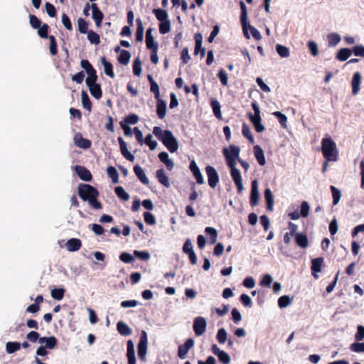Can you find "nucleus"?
I'll return each mask as SVG.
<instances>
[{"label": "nucleus", "instance_id": "nucleus-2", "mask_svg": "<svg viewBox=\"0 0 364 364\" xmlns=\"http://www.w3.org/2000/svg\"><path fill=\"white\" fill-rule=\"evenodd\" d=\"M153 134L163 143L170 152L174 153L178 150V141L170 130H162L159 127H154Z\"/></svg>", "mask_w": 364, "mask_h": 364}, {"label": "nucleus", "instance_id": "nucleus-3", "mask_svg": "<svg viewBox=\"0 0 364 364\" xmlns=\"http://www.w3.org/2000/svg\"><path fill=\"white\" fill-rule=\"evenodd\" d=\"M321 150L326 161H336L338 150L336 142L331 137H325L321 141Z\"/></svg>", "mask_w": 364, "mask_h": 364}, {"label": "nucleus", "instance_id": "nucleus-63", "mask_svg": "<svg viewBox=\"0 0 364 364\" xmlns=\"http://www.w3.org/2000/svg\"><path fill=\"white\" fill-rule=\"evenodd\" d=\"M46 12L48 15L50 17H54L56 15V9L55 7L50 3L47 2L45 5Z\"/></svg>", "mask_w": 364, "mask_h": 364}, {"label": "nucleus", "instance_id": "nucleus-48", "mask_svg": "<svg viewBox=\"0 0 364 364\" xmlns=\"http://www.w3.org/2000/svg\"><path fill=\"white\" fill-rule=\"evenodd\" d=\"M291 302L292 299H290L287 295H284L278 299V306L279 308L283 309L288 306Z\"/></svg>", "mask_w": 364, "mask_h": 364}, {"label": "nucleus", "instance_id": "nucleus-17", "mask_svg": "<svg viewBox=\"0 0 364 364\" xmlns=\"http://www.w3.org/2000/svg\"><path fill=\"white\" fill-rule=\"evenodd\" d=\"M118 141L120 146V151L122 156L129 161H134V156L128 151L126 142L122 137L118 138Z\"/></svg>", "mask_w": 364, "mask_h": 364}, {"label": "nucleus", "instance_id": "nucleus-38", "mask_svg": "<svg viewBox=\"0 0 364 364\" xmlns=\"http://www.w3.org/2000/svg\"><path fill=\"white\" fill-rule=\"evenodd\" d=\"M34 29H38V33L41 38H48V24H43V26H40L41 24H31Z\"/></svg>", "mask_w": 364, "mask_h": 364}, {"label": "nucleus", "instance_id": "nucleus-28", "mask_svg": "<svg viewBox=\"0 0 364 364\" xmlns=\"http://www.w3.org/2000/svg\"><path fill=\"white\" fill-rule=\"evenodd\" d=\"M254 152L255 156L261 166H264L266 164V160L264 154V151L262 148L259 145H256L254 146Z\"/></svg>", "mask_w": 364, "mask_h": 364}, {"label": "nucleus", "instance_id": "nucleus-44", "mask_svg": "<svg viewBox=\"0 0 364 364\" xmlns=\"http://www.w3.org/2000/svg\"><path fill=\"white\" fill-rule=\"evenodd\" d=\"M242 135L245 138H247L252 144L255 143L254 137L251 133L250 128L246 123H244L242 124Z\"/></svg>", "mask_w": 364, "mask_h": 364}, {"label": "nucleus", "instance_id": "nucleus-4", "mask_svg": "<svg viewBox=\"0 0 364 364\" xmlns=\"http://www.w3.org/2000/svg\"><path fill=\"white\" fill-rule=\"evenodd\" d=\"M240 151V147L235 145H230L229 149L225 148L223 149V154L229 167L236 166L237 161L240 159L239 157Z\"/></svg>", "mask_w": 364, "mask_h": 364}, {"label": "nucleus", "instance_id": "nucleus-13", "mask_svg": "<svg viewBox=\"0 0 364 364\" xmlns=\"http://www.w3.org/2000/svg\"><path fill=\"white\" fill-rule=\"evenodd\" d=\"M362 75L360 72H355L351 80L352 95H356L360 90Z\"/></svg>", "mask_w": 364, "mask_h": 364}, {"label": "nucleus", "instance_id": "nucleus-7", "mask_svg": "<svg viewBox=\"0 0 364 364\" xmlns=\"http://www.w3.org/2000/svg\"><path fill=\"white\" fill-rule=\"evenodd\" d=\"M205 172L208 177V185L212 188H215L220 181L219 175L216 169L213 166H207L205 167Z\"/></svg>", "mask_w": 364, "mask_h": 364}, {"label": "nucleus", "instance_id": "nucleus-15", "mask_svg": "<svg viewBox=\"0 0 364 364\" xmlns=\"http://www.w3.org/2000/svg\"><path fill=\"white\" fill-rule=\"evenodd\" d=\"M74 143L77 147L84 149H87L91 146V141L83 138L80 133L75 134L74 136Z\"/></svg>", "mask_w": 364, "mask_h": 364}, {"label": "nucleus", "instance_id": "nucleus-45", "mask_svg": "<svg viewBox=\"0 0 364 364\" xmlns=\"http://www.w3.org/2000/svg\"><path fill=\"white\" fill-rule=\"evenodd\" d=\"M330 188L332 193L333 203V205H337L341 197V191L333 186H331Z\"/></svg>", "mask_w": 364, "mask_h": 364}, {"label": "nucleus", "instance_id": "nucleus-32", "mask_svg": "<svg viewBox=\"0 0 364 364\" xmlns=\"http://www.w3.org/2000/svg\"><path fill=\"white\" fill-rule=\"evenodd\" d=\"M91 9L92 10V18L95 21V23H102L103 18V14L99 9L97 4L93 3L91 5Z\"/></svg>", "mask_w": 364, "mask_h": 364}, {"label": "nucleus", "instance_id": "nucleus-34", "mask_svg": "<svg viewBox=\"0 0 364 364\" xmlns=\"http://www.w3.org/2000/svg\"><path fill=\"white\" fill-rule=\"evenodd\" d=\"M210 105L213 109V112L214 115L216 117V118L221 119H222V114L220 111V104L216 99H211L210 100Z\"/></svg>", "mask_w": 364, "mask_h": 364}, {"label": "nucleus", "instance_id": "nucleus-57", "mask_svg": "<svg viewBox=\"0 0 364 364\" xmlns=\"http://www.w3.org/2000/svg\"><path fill=\"white\" fill-rule=\"evenodd\" d=\"M307 46L311 54L313 56H316L318 53V48L316 43L315 41H310L308 42Z\"/></svg>", "mask_w": 364, "mask_h": 364}, {"label": "nucleus", "instance_id": "nucleus-60", "mask_svg": "<svg viewBox=\"0 0 364 364\" xmlns=\"http://www.w3.org/2000/svg\"><path fill=\"white\" fill-rule=\"evenodd\" d=\"M309 205L306 201H303L301 205L300 215L303 218H306L309 215Z\"/></svg>", "mask_w": 364, "mask_h": 364}, {"label": "nucleus", "instance_id": "nucleus-21", "mask_svg": "<svg viewBox=\"0 0 364 364\" xmlns=\"http://www.w3.org/2000/svg\"><path fill=\"white\" fill-rule=\"evenodd\" d=\"M159 160L164 163L168 171H172L174 167V163L173 160L169 159V156L167 152L163 151L159 154Z\"/></svg>", "mask_w": 364, "mask_h": 364}, {"label": "nucleus", "instance_id": "nucleus-18", "mask_svg": "<svg viewBox=\"0 0 364 364\" xmlns=\"http://www.w3.org/2000/svg\"><path fill=\"white\" fill-rule=\"evenodd\" d=\"M323 263V259L322 257H317L311 260V269L314 278H318L316 273L321 272Z\"/></svg>", "mask_w": 364, "mask_h": 364}, {"label": "nucleus", "instance_id": "nucleus-41", "mask_svg": "<svg viewBox=\"0 0 364 364\" xmlns=\"http://www.w3.org/2000/svg\"><path fill=\"white\" fill-rule=\"evenodd\" d=\"M328 46L333 47L336 46L341 41V36L339 34L332 33L327 36Z\"/></svg>", "mask_w": 364, "mask_h": 364}, {"label": "nucleus", "instance_id": "nucleus-20", "mask_svg": "<svg viewBox=\"0 0 364 364\" xmlns=\"http://www.w3.org/2000/svg\"><path fill=\"white\" fill-rule=\"evenodd\" d=\"M76 172L78 176L85 181H90L92 179L90 172L85 167L77 166H75Z\"/></svg>", "mask_w": 364, "mask_h": 364}, {"label": "nucleus", "instance_id": "nucleus-8", "mask_svg": "<svg viewBox=\"0 0 364 364\" xmlns=\"http://www.w3.org/2000/svg\"><path fill=\"white\" fill-rule=\"evenodd\" d=\"M207 322L205 318L198 316L193 321V331L196 336H202L206 330Z\"/></svg>", "mask_w": 364, "mask_h": 364}, {"label": "nucleus", "instance_id": "nucleus-50", "mask_svg": "<svg viewBox=\"0 0 364 364\" xmlns=\"http://www.w3.org/2000/svg\"><path fill=\"white\" fill-rule=\"evenodd\" d=\"M87 39L91 43L95 45L99 44L100 42L99 35L91 30L88 31Z\"/></svg>", "mask_w": 364, "mask_h": 364}, {"label": "nucleus", "instance_id": "nucleus-62", "mask_svg": "<svg viewBox=\"0 0 364 364\" xmlns=\"http://www.w3.org/2000/svg\"><path fill=\"white\" fill-rule=\"evenodd\" d=\"M218 77L223 85H227L228 84V74L223 69H220L218 73Z\"/></svg>", "mask_w": 364, "mask_h": 364}, {"label": "nucleus", "instance_id": "nucleus-37", "mask_svg": "<svg viewBox=\"0 0 364 364\" xmlns=\"http://www.w3.org/2000/svg\"><path fill=\"white\" fill-rule=\"evenodd\" d=\"M352 54L349 48H341L336 55V58L340 61L346 60Z\"/></svg>", "mask_w": 364, "mask_h": 364}, {"label": "nucleus", "instance_id": "nucleus-64", "mask_svg": "<svg viewBox=\"0 0 364 364\" xmlns=\"http://www.w3.org/2000/svg\"><path fill=\"white\" fill-rule=\"evenodd\" d=\"M352 52L355 56H360L364 58V46H355L353 48Z\"/></svg>", "mask_w": 364, "mask_h": 364}, {"label": "nucleus", "instance_id": "nucleus-12", "mask_svg": "<svg viewBox=\"0 0 364 364\" xmlns=\"http://www.w3.org/2000/svg\"><path fill=\"white\" fill-rule=\"evenodd\" d=\"M243 33L247 38H250L252 36L255 39L259 40L261 38L260 33L251 24H242Z\"/></svg>", "mask_w": 364, "mask_h": 364}, {"label": "nucleus", "instance_id": "nucleus-49", "mask_svg": "<svg viewBox=\"0 0 364 364\" xmlns=\"http://www.w3.org/2000/svg\"><path fill=\"white\" fill-rule=\"evenodd\" d=\"M133 73L136 76H139L141 73V62L139 58L134 60Z\"/></svg>", "mask_w": 364, "mask_h": 364}, {"label": "nucleus", "instance_id": "nucleus-39", "mask_svg": "<svg viewBox=\"0 0 364 364\" xmlns=\"http://www.w3.org/2000/svg\"><path fill=\"white\" fill-rule=\"evenodd\" d=\"M131 54L129 51L122 50L118 56V61L120 64L127 65L130 60Z\"/></svg>", "mask_w": 364, "mask_h": 364}, {"label": "nucleus", "instance_id": "nucleus-1", "mask_svg": "<svg viewBox=\"0 0 364 364\" xmlns=\"http://www.w3.org/2000/svg\"><path fill=\"white\" fill-rule=\"evenodd\" d=\"M78 195L84 201H88L89 204L95 209L102 208L101 203L97 201L98 191L89 184H80L78 186Z\"/></svg>", "mask_w": 364, "mask_h": 364}, {"label": "nucleus", "instance_id": "nucleus-61", "mask_svg": "<svg viewBox=\"0 0 364 364\" xmlns=\"http://www.w3.org/2000/svg\"><path fill=\"white\" fill-rule=\"evenodd\" d=\"M144 219L146 224L153 225L156 223V220L154 215L149 212L144 213Z\"/></svg>", "mask_w": 364, "mask_h": 364}, {"label": "nucleus", "instance_id": "nucleus-10", "mask_svg": "<svg viewBox=\"0 0 364 364\" xmlns=\"http://www.w3.org/2000/svg\"><path fill=\"white\" fill-rule=\"evenodd\" d=\"M212 352L218 358V360L223 364H229L230 363V355L223 350H220L216 344L212 345Z\"/></svg>", "mask_w": 364, "mask_h": 364}, {"label": "nucleus", "instance_id": "nucleus-26", "mask_svg": "<svg viewBox=\"0 0 364 364\" xmlns=\"http://www.w3.org/2000/svg\"><path fill=\"white\" fill-rule=\"evenodd\" d=\"M134 171L139 180L144 184L147 185L149 181L146 177L144 171L139 165H135L134 166Z\"/></svg>", "mask_w": 364, "mask_h": 364}, {"label": "nucleus", "instance_id": "nucleus-5", "mask_svg": "<svg viewBox=\"0 0 364 364\" xmlns=\"http://www.w3.org/2000/svg\"><path fill=\"white\" fill-rule=\"evenodd\" d=\"M252 107L255 114L250 113L249 117L254 125L256 132L260 133L264 130V127L261 123L260 111L256 102L252 103Z\"/></svg>", "mask_w": 364, "mask_h": 364}, {"label": "nucleus", "instance_id": "nucleus-6", "mask_svg": "<svg viewBox=\"0 0 364 364\" xmlns=\"http://www.w3.org/2000/svg\"><path fill=\"white\" fill-rule=\"evenodd\" d=\"M147 345H148L147 333L145 331H142L141 337H140V340H139V342L137 346L138 356L142 360H144L146 358V352H147Z\"/></svg>", "mask_w": 364, "mask_h": 364}, {"label": "nucleus", "instance_id": "nucleus-42", "mask_svg": "<svg viewBox=\"0 0 364 364\" xmlns=\"http://www.w3.org/2000/svg\"><path fill=\"white\" fill-rule=\"evenodd\" d=\"M107 173L108 176L112 179L113 183H118L119 173L117 169L113 166H109L107 168Z\"/></svg>", "mask_w": 364, "mask_h": 364}, {"label": "nucleus", "instance_id": "nucleus-30", "mask_svg": "<svg viewBox=\"0 0 364 364\" xmlns=\"http://www.w3.org/2000/svg\"><path fill=\"white\" fill-rule=\"evenodd\" d=\"M146 47L149 49H153L154 48H158V44L154 41V37L152 36V29L149 28L146 33Z\"/></svg>", "mask_w": 364, "mask_h": 364}, {"label": "nucleus", "instance_id": "nucleus-51", "mask_svg": "<svg viewBox=\"0 0 364 364\" xmlns=\"http://www.w3.org/2000/svg\"><path fill=\"white\" fill-rule=\"evenodd\" d=\"M272 114L278 119L279 122L283 127H287V117L286 115L279 111L273 112Z\"/></svg>", "mask_w": 364, "mask_h": 364}, {"label": "nucleus", "instance_id": "nucleus-24", "mask_svg": "<svg viewBox=\"0 0 364 364\" xmlns=\"http://www.w3.org/2000/svg\"><path fill=\"white\" fill-rule=\"evenodd\" d=\"M117 330L120 335L127 336L132 333V328L124 321H119L117 323Z\"/></svg>", "mask_w": 364, "mask_h": 364}, {"label": "nucleus", "instance_id": "nucleus-33", "mask_svg": "<svg viewBox=\"0 0 364 364\" xmlns=\"http://www.w3.org/2000/svg\"><path fill=\"white\" fill-rule=\"evenodd\" d=\"M100 60L104 67L105 73L111 78H113L114 73L112 70V65L109 62H107L105 57H101Z\"/></svg>", "mask_w": 364, "mask_h": 364}, {"label": "nucleus", "instance_id": "nucleus-53", "mask_svg": "<svg viewBox=\"0 0 364 364\" xmlns=\"http://www.w3.org/2000/svg\"><path fill=\"white\" fill-rule=\"evenodd\" d=\"M65 290L61 288L54 289L51 291V296L56 300H61L63 298Z\"/></svg>", "mask_w": 364, "mask_h": 364}, {"label": "nucleus", "instance_id": "nucleus-23", "mask_svg": "<svg viewBox=\"0 0 364 364\" xmlns=\"http://www.w3.org/2000/svg\"><path fill=\"white\" fill-rule=\"evenodd\" d=\"M194 38L196 41L195 54L198 55V49H200V56L203 58L205 54V49L202 47L203 36L198 33L195 34Z\"/></svg>", "mask_w": 364, "mask_h": 364}, {"label": "nucleus", "instance_id": "nucleus-36", "mask_svg": "<svg viewBox=\"0 0 364 364\" xmlns=\"http://www.w3.org/2000/svg\"><path fill=\"white\" fill-rule=\"evenodd\" d=\"M114 193L117 197L123 201H127L130 198L129 193H127L122 186H117L114 188Z\"/></svg>", "mask_w": 364, "mask_h": 364}, {"label": "nucleus", "instance_id": "nucleus-56", "mask_svg": "<svg viewBox=\"0 0 364 364\" xmlns=\"http://www.w3.org/2000/svg\"><path fill=\"white\" fill-rule=\"evenodd\" d=\"M350 349L355 353H364V342H355L350 345Z\"/></svg>", "mask_w": 364, "mask_h": 364}, {"label": "nucleus", "instance_id": "nucleus-22", "mask_svg": "<svg viewBox=\"0 0 364 364\" xmlns=\"http://www.w3.org/2000/svg\"><path fill=\"white\" fill-rule=\"evenodd\" d=\"M156 176L159 182L164 185L165 187L169 188L171 186L169 179L168 176L166 175L165 171L163 168L156 171Z\"/></svg>", "mask_w": 364, "mask_h": 364}, {"label": "nucleus", "instance_id": "nucleus-31", "mask_svg": "<svg viewBox=\"0 0 364 364\" xmlns=\"http://www.w3.org/2000/svg\"><path fill=\"white\" fill-rule=\"evenodd\" d=\"M295 241L298 246L301 248H306L309 245L308 238L306 235L302 233L295 234Z\"/></svg>", "mask_w": 364, "mask_h": 364}, {"label": "nucleus", "instance_id": "nucleus-9", "mask_svg": "<svg viewBox=\"0 0 364 364\" xmlns=\"http://www.w3.org/2000/svg\"><path fill=\"white\" fill-rule=\"evenodd\" d=\"M231 177L237 186V192L241 193L243 190L242 176L239 169L236 168V166H230Z\"/></svg>", "mask_w": 364, "mask_h": 364}, {"label": "nucleus", "instance_id": "nucleus-29", "mask_svg": "<svg viewBox=\"0 0 364 364\" xmlns=\"http://www.w3.org/2000/svg\"><path fill=\"white\" fill-rule=\"evenodd\" d=\"M264 198L267 202V209L269 211L273 210L274 206V196L269 188H266L264 191Z\"/></svg>", "mask_w": 364, "mask_h": 364}, {"label": "nucleus", "instance_id": "nucleus-16", "mask_svg": "<svg viewBox=\"0 0 364 364\" xmlns=\"http://www.w3.org/2000/svg\"><path fill=\"white\" fill-rule=\"evenodd\" d=\"M87 86L89 87L91 95L96 99L99 100L102 97V90L99 84L96 81L86 82Z\"/></svg>", "mask_w": 364, "mask_h": 364}, {"label": "nucleus", "instance_id": "nucleus-11", "mask_svg": "<svg viewBox=\"0 0 364 364\" xmlns=\"http://www.w3.org/2000/svg\"><path fill=\"white\" fill-rule=\"evenodd\" d=\"M194 346V341L192 338H188L184 344L180 345L178 350V355L181 359H185L186 354L189 350Z\"/></svg>", "mask_w": 364, "mask_h": 364}, {"label": "nucleus", "instance_id": "nucleus-52", "mask_svg": "<svg viewBox=\"0 0 364 364\" xmlns=\"http://www.w3.org/2000/svg\"><path fill=\"white\" fill-rule=\"evenodd\" d=\"M88 76L85 80V82L96 81L97 76L96 75V70L92 66L89 70H85Z\"/></svg>", "mask_w": 364, "mask_h": 364}, {"label": "nucleus", "instance_id": "nucleus-59", "mask_svg": "<svg viewBox=\"0 0 364 364\" xmlns=\"http://www.w3.org/2000/svg\"><path fill=\"white\" fill-rule=\"evenodd\" d=\"M119 259L123 262L128 264L132 262L134 260V258L131 254L124 252L119 255Z\"/></svg>", "mask_w": 364, "mask_h": 364}, {"label": "nucleus", "instance_id": "nucleus-19", "mask_svg": "<svg viewBox=\"0 0 364 364\" xmlns=\"http://www.w3.org/2000/svg\"><path fill=\"white\" fill-rule=\"evenodd\" d=\"M39 343L42 345L44 344L43 346L46 348L53 349L57 345V339L54 336L41 337Z\"/></svg>", "mask_w": 364, "mask_h": 364}, {"label": "nucleus", "instance_id": "nucleus-27", "mask_svg": "<svg viewBox=\"0 0 364 364\" xmlns=\"http://www.w3.org/2000/svg\"><path fill=\"white\" fill-rule=\"evenodd\" d=\"M156 112L159 119H162L165 117L166 113V103L161 99L157 100Z\"/></svg>", "mask_w": 364, "mask_h": 364}, {"label": "nucleus", "instance_id": "nucleus-43", "mask_svg": "<svg viewBox=\"0 0 364 364\" xmlns=\"http://www.w3.org/2000/svg\"><path fill=\"white\" fill-rule=\"evenodd\" d=\"M21 348V343L18 342H7L6 344V350L8 353L11 354Z\"/></svg>", "mask_w": 364, "mask_h": 364}, {"label": "nucleus", "instance_id": "nucleus-46", "mask_svg": "<svg viewBox=\"0 0 364 364\" xmlns=\"http://www.w3.org/2000/svg\"><path fill=\"white\" fill-rule=\"evenodd\" d=\"M216 338L220 344L225 343L228 338V333L224 328H221L218 331Z\"/></svg>", "mask_w": 364, "mask_h": 364}, {"label": "nucleus", "instance_id": "nucleus-14", "mask_svg": "<svg viewBox=\"0 0 364 364\" xmlns=\"http://www.w3.org/2000/svg\"><path fill=\"white\" fill-rule=\"evenodd\" d=\"M259 200V194L258 191V183L256 180L252 181L251 193H250V204L255 206L258 204Z\"/></svg>", "mask_w": 364, "mask_h": 364}, {"label": "nucleus", "instance_id": "nucleus-47", "mask_svg": "<svg viewBox=\"0 0 364 364\" xmlns=\"http://www.w3.org/2000/svg\"><path fill=\"white\" fill-rule=\"evenodd\" d=\"M276 50L279 56L282 58H287L289 56V50L287 47L280 44L276 45Z\"/></svg>", "mask_w": 364, "mask_h": 364}, {"label": "nucleus", "instance_id": "nucleus-40", "mask_svg": "<svg viewBox=\"0 0 364 364\" xmlns=\"http://www.w3.org/2000/svg\"><path fill=\"white\" fill-rule=\"evenodd\" d=\"M81 99L83 107L90 112L92 109V103L90 100L88 95L84 90L81 92Z\"/></svg>", "mask_w": 364, "mask_h": 364}, {"label": "nucleus", "instance_id": "nucleus-54", "mask_svg": "<svg viewBox=\"0 0 364 364\" xmlns=\"http://www.w3.org/2000/svg\"><path fill=\"white\" fill-rule=\"evenodd\" d=\"M144 143L149 146V149L151 150H154L158 144L156 141H154L152 140V135L151 134H149L146 137H145V139H144Z\"/></svg>", "mask_w": 364, "mask_h": 364}, {"label": "nucleus", "instance_id": "nucleus-55", "mask_svg": "<svg viewBox=\"0 0 364 364\" xmlns=\"http://www.w3.org/2000/svg\"><path fill=\"white\" fill-rule=\"evenodd\" d=\"M134 255L135 257L141 260H148L151 257L149 252L147 251L134 250Z\"/></svg>", "mask_w": 364, "mask_h": 364}, {"label": "nucleus", "instance_id": "nucleus-58", "mask_svg": "<svg viewBox=\"0 0 364 364\" xmlns=\"http://www.w3.org/2000/svg\"><path fill=\"white\" fill-rule=\"evenodd\" d=\"M48 38L50 40V52L53 55H56L57 53V44L55 42V38L53 36H49Z\"/></svg>", "mask_w": 364, "mask_h": 364}, {"label": "nucleus", "instance_id": "nucleus-25", "mask_svg": "<svg viewBox=\"0 0 364 364\" xmlns=\"http://www.w3.org/2000/svg\"><path fill=\"white\" fill-rule=\"evenodd\" d=\"M82 246L81 241L77 238H72L66 242L67 250L70 252H75L80 250Z\"/></svg>", "mask_w": 364, "mask_h": 364}, {"label": "nucleus", "instance_id": "nucleus-35", "mask_svg": "<svg viewBox=\"0 0 364 364\" xmlns=\"http://www.w3.org/2000/svg\"><path fill=\"white\" fill-rule=\"evenodd\" d=\"M154 13L160 23H170L167 19L168 14L165 10L157 9L154 10Z\"/></svg>", "mask_w": 364, "mask_h": 364}]
</instances>
